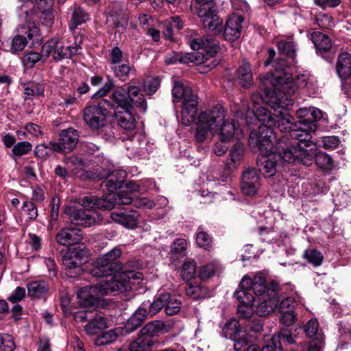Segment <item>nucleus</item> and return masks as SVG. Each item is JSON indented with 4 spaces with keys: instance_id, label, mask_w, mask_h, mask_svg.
<instances>
[{
    "instance_id": "obj_1",
    "label": "nucleus",
    "mask_w": 351,
    "mask_h": 351,
    "mask_svg": "<svg viewBox=\"0 0 351 351\" xmlns=\"http://www.w3.org/2000/svg\"><path fill=\"white\" fill-rule=\"evenodd\" d=\"M116 204H134L136 207L149 209L155 206L153 201L146 198L134 199L128 193L108 194L103 195L102 197L90 195L82 198L80 208L73 205L66 206L64 208V214L72 223L89 227L101 220L99 215L95 211V209L112 210Z\"/></svg>"
},
{
    "instance_id": "obj_2",
    "label": "nucleus",
    "mask_w": 351,
    "mask_h": 351,
    "mask_svg": "<svg viewBox=\"0 0 351 351\" xmlns=\"http://www.w3.org/2000/svg\"><path fill=\"white\" fill-rule=\"evenodd\" d=\"M141 267L138 260H130L125 263H122L121 274L112 276L109 279H104L90 287L81 288L77 291L80 303L85 308L97 306L98 298L108 295H117L128 291L132 289L130 280H141L142 273L137 270Z\"/></svg>"
},
{
    "instance_id": "obj_3",
    "label": "nucleus",
    "mask_w": 351,
    "mask_h": 351,
    "mask_svg": "<svg viewBox=\"0 0 351 351\" xmlns=\"http://www.w3.org/2000/svg\"><path fill=\"white\" fill-rule=\"evenodd\" d=\"M275 70L267 74L263 80L264 85L271 84L273 89L265 87V92L267 102L273 108H287L293 104L291 96L295 93L297 86L307 87L310 82V78L306 75H298L295 81L292 80L291 75L285 71L287 62L285 60L280 59L276 62Z\"/></svg>"
},
{
    "instance_id": "obj_4",
    "label": "nucleus",
    "mask_w": 351,
    "mask_h": 351,
    "mask_svg": "<svg viewBox=\"0 0 351 351\" xmlns=\"http://www.w3.org/2000/svg\"><path fill=\"white\" fill-rule=\"evenodd\" d=\"M113 108L112 114L117 125L127 131H132L136 128V120L133 116V110L136 108L141 112H145L147 103L141 89L136 86H123L117 88L111 95Z\"/></svg>"
},
{
    "instance_id": "obj_5",
    "label": "nucleus",
    "mask_w": 351,
    "mask_h": 351,
    "mask_svg": "<svg viewBox=\"0 0 351 351\" xmlns=\"http://www.w3.org/2000/svg\"><path fill=\"white\" fill-rule=\"evenodd\" d=\"M173 103L183 100V109L182 111V123L185 125L194 123L192 127L194 138L197 140V99L192 93L189 86H184L180 82H176L172 89Z\"/></svg>"
},
{
    "instance_id": "obj_6",
    "label": "nucleus",
    "mask_w": 351,
    "mask_h": 351,
    "mask_svg": "<svg viewBox=\"0 0 351 351\" xmlns=\"http://www.w3.org/2000/svg\"><path fill=\"white\" fill-rule=\"evenodd\" d=\"M276 149L281 151L283 161L288 163L300 162L309 167L313 164L314 151L296 146V143L289 141L287 136H282L276 141Z\"/></svg>"
},
{
    "instance_id": "obj_7",
    "label": "nucleus",
    "mask_w": 351,
    "mask_h": 351,
    "mask_svg": "<svg viewBox=\"0 0 351 351\" xmlns=\"http://www.w3.org/2000/svg\"><path fill=\"white\" fill-rule=\"evenodd\" d=\"M122 250L115 247L108 252L99 256L94 262L90 274L97 278L106 277L109 279L114 274L119 272L122 268L120 261Z\"/></svg>"
},
{
    "instance_id": "obj_8",
    "label": "nucleus",
    "mask_w": 351,
    "mask_h": 351,
    "mask_svg": "<svg viewBox=\"0 0 351 351\" xmlns=\"http://www.w3.org/2000/svg\"><path fill=\"white\" fill-rule=\"evenodd\" d=\"M112 101L106 99L97 105L86 106L83 110V120L93 130H99L106 125V119L112 114Z\"/></svg>"
},
{
    "instance_id": "obj_9",
    "label": "nucleus",
    "mask_w": 351,
    "mask_h": 351,
    "mask_svg": "<svg viewBox=\"0 0 351 351\" xmlns=\"http://www.w3.org/2000/svg\"><path fill=\"white\" fill-rule=\"evenodd\" d=\"M249 127V145L254 151L267 153L274 148V141L276 138L272 125L261 124L257 128Z\"/></svg>"
},
{
    "instance_id": "obj_10",
    "label": "nucleus",
    "mask_w": 351,
    "mask_h": 351,
    "mask_svg": "<svg viewBox=\"0 0 351 351\" xmlns=\"http://www.w3.org/2000/svg\"><path fill=\"white\" fill-rule=\"evenodd\" d=\"M199 18L203 28L214 34L223 30V21L218 16L217 7L213 0H199Z\"/></svg>"
},
{
    "instance_id": "obj_11",
    "label": "nucleus",
    "mask_w": 351,
    "mask_h": 351,
    "mask_svg": "<svg viewBox=\"0 0 351 351\" xmlns=\"http://www.w3.org/2000/svg\"><path fill=\"white\" fill-rule=\"evenodd\" d=\"M224 118V110L221 105H216L209 111L199 114V143L214 134L217 123Z\"/></svg>"
},
{
    "instance_id": "obj_12",
    "label": "nucleus",
    "mask_w": 351,
    "mask_h": 351,
    "mask_svg": "<svg viewBox=\"0 0 351 351\" xmlns=\"http://www.w3.org/2000/svg\"><path fill=\"white\" fill-rule=\"evenodd\" d=\"M81 49L80 45L66 46L62 40L58 38H53L43 45L41 51L45 58L52 57L54 61L58 62L80 54Z\"/></svg>"
},
{
    "instance_id": "obj_13",
    "label": "nucleus",
    "mask_w": 351,
    "mask_h": 351,
    "mask_svg": "<svg viewBox=\"0 0 351 351\" xmlns=\"http://www.w3.org/2000/svg\"><path fill=\"white\" fill-rule=\"evenodd\" d=\"M281 151L276 149V152L261 153L256 160L258 170L265 178L274 176L282 161Z\"/></svg>"
},
{
    "instance_id": "obj_14",
    "label": "nucleus",
    "mask_w": 351,
    "mask_h": 351,
    "mask_svg": "<svg viewBox=\"0 0 351 351\" xmlns=\"http://www.w3.org/2000/svg\"><path fill=\"white\" fill-rule=\"evenodd\" d=\"M316 129V124L311 122L305 123L304 121H299L295 123V128L290 133L283 136H287L290 141L296 143V146H300V143H304L305 146L309 147L312 143L311 133L315 132Z\"/></svg>"
},
{
    "instance_id": "obj_15",
    "label": "nucleus",
    "mask_w": 351,
    "mask_h": 351,
    "mask_svg": "<svg viewBox=\"0 0 351 351\" xmlns=\"http://www.w3.org/2000/svg\"><path fill=\"white\" fill-rule=\"evenodd\" d=\"M21 34L15 36L12 40L11 50L13 52L21 51L27 44V39L40 40V31L38 27L33 23H28L21 27Z\"/></svg>"
},
{
    "instance_id": "obj_16",
    "label": "nucleus",
    "mask_w": 351,
    "mask_h": 351,
    "mask_svg": "<svg viewBox=\"0 0 351 351\" xmlns=\"http://www.w3.org/2000/svg\"><path fill=\"white\" fill-rule=\"evenodd\" d=\"M276 113H272L270 110L265 107H259L256 112L247 110L245 122L247 126L252 125H258L260 123L267 125H272L274 123V118Z\"/></svg>"
},
{
    "instance_id": "obj_17",
    "label": "nucleus",
    "mask_w": 351,
    "mask_h": 351,
    "mask_svg": "<svg viewBox=\"0 0 351 351\" xmlns=\"http://www.w3.org/2000/svg\"><path fill=\"white\" fill-rule=\"evenodd\" d=\"M243 21V16L237 14H231L228 19L225 27H223L224 38L230 42L238 39L241 35Z\"/></svg>"
},
{
    "instance_id": "obj_18",
    "label": "nucleus",
    "mask_w": 351,
    "mask_h": 351,
    "mask_svg": "<svg viewBox=\"0 0 351 351\" xmlns=\"http://www.w3.org/2000/svg\"><path fill=\"white\" fill-rule=\"evenodd\" d=\"M139 217L140 213L132 209L121 210L118 212H112L110 214V218L113 221L129 229H134L137 227Z\"/></svg>"
},
{
    "instance_id": "obj_19",
    "label": "nucleus",
    "mask_w": 351,
    "mask_h": 351,
    "mask_svg": "<svg viewBox=\"0 0 351 351\" xmlns=\"http://www.w3.org/2000/svg\"><path fill=\"white\" fill-rule=\"evenodd\" d=\"M83 239L82 231L75 228H61L56 234V242L63 246H71L80 243Z\"/></svg>"
},
{
    "instance_id": "obj_20",
    "label": "nucleus",
    "mask_w": 351,
    "mask_h": 351,
    "mask_svg": "<svg viewBox=\"0 0 351 351\" xmlns=\"http://www.w3.org/2000/svg\"><path fill=\"white\" fill-rule=\"evenodd\" d=\"M259 180V175L254 168L249 167L246 169L242 175V192L246 195H255L260 186Z\"/></svg>"
},
{
    "instance_id": "obj_21",
    "label": "nucleus",
    "mask_w": 351,
    "mask_h": 351,
    "mask_svg": "<svg viewBox=\"0 0 351 351\" xmlns=\"http://www.w3.org/2000/svg\"><path fill=\"white\" fill-rule=\"evenodd\" d=\"M219 135L221 142H230L234 137L239 139L243 136V133L239 124L236 121L228 119L224 120L220 126Z\"/></svg>"
},
{
    "instance_id": "obj_22",
    "label": "nucleus",
    "mask_w": 351,
    "mask_h": 351,
    "mask_svg": "<svg viewBox=\"0 0 351 351\" xmlns=\"http://www.w3.org/2000/svg\"><path fill=\"white\" fill-rule=\"evenodd\" d=\"M234 296L241 303L237 308L238 314L245 322L252 317L253 313L252 305L254 301V296L252 293H245V291L235 292Z\"/></svg>"
},
{
    "instance_id": "obj_23",
    "label": "nucleus",
    "mask_w": 351,
    "mask_h": 351,
    "mask_svg": "<svg viewBox=\"0 0 351 351\" xmlns=\"http://www.w3.org/2000/svg\"><path fill=\"white\" fill-rule=\"evenodd\" d=\"M172 326L170 324H166L161 320L152 321L142 328L138 337L153 341L152 338L156 334L161 332H169Z\"/></svg>"
},
{
    "instance_id": "obj_24",
    "label": "nucleus",
    "mask_w": 351,
    "mask_h": 351,
    "mask_svg": "<svg viewBox=\"0 0 351 351\" xmlns=\"http://www.w3.org/2000/svg\"><path fill=\"white\" fill-rule=\"evenodd\" d=\"M127 177V173L124 170H117L111 173L108 171V176L101 183V186H105L108 194H114L113 192L121 189Z\"/></svg>"
},
{
    "instance_id": "obj_25",
    "label": "nucleus",
    "mask_w": 351,
    "mask_h": 351,
    "mask_svg": "<svg viewBox=\"0 0 351 351\" xmlns=\"http://www.w3.org/2000/svg\"><path fill=\"white\" fill-rule=\"evenodd\" d=\"M59 136V143L62 152H70L75 148L79 141V133L77 130L69 128L62 130Z\"/></svg>"
},
{
    "instance_id": "obj_26",
    "label": "nucleus",
    "mask_w": 351,
    "mask_h": 351,
    "mask_svg": "<svg viewBox=\"0 0 351 351\" xmlns=\"http://www.w3.org/2000/svg\"><path fill=\"white\" fill-rule=\"evenodd\" d=\"M219 43L212 36H204L199 41V60L200 56L208 60L218 51Z\"/></svg>"
},
{
    "instance_id": "obj_27",
    "label": "nucleus",
    "mask_w": 351,
    "mask_h": 351,
    "mask_svg": "<svg viewBox=\"0 0 351 351\" xmlns=\"http://www.w3.org/2000/svg\"><path fill=\"white\" fill-rule=\"evenodd\" d=\"M107 22L112 23L115 29L126 28L128 23V16L126 11L122 10L119 4H114L110 11Z\"/></svg>"
},
{
    "instance_id": "obj_28",
    "label": "nucleus",
    "mask_w": 351,
    "mask_h": 351,
    "mask_svg": "<svg viewBox=\"0 0 351 351\" xmlns=\"http://www.w3.org/2000/svg\"><path fill=\"white\" fill-rule=\"evenodd\" d=\"M149 312L147 306H144L143 302L128 320L125 325L126 332H132L140 327L145 319L149 317Z\"/></svg>"
},
{
    "instance_id": "obj_29",
    "label": "nucleus",
    "mask_w": 351,
    "mask_h": 351,
    "mask_svg": "<svg viewBox=\"0 0 351 351\" xmlns=\"http://www.w3.org/2000/svg\"><path fill=\"white\" fill-rule=\"evenodd\" d=\"M65 274L70 278L80 276L82 272V265L84 261L72 258L71 255L64 254L62 258Z\"/></svg>"
},
{
    "instance_id": "obj_30",
    "label": "nucleus",
    "mask_w": 351,
    "mask_h": 351,
    "mask_svg": "<svg viewBox=\"0 0 351 351\" xmlns=\"http://www.w3.org/2000/svg\"><path fill=\"white\" fill-rule=\"evenodd\" d=\"M336 68L339 76L342 79L349 80L351 83V55L350 53L345 52L339 55Z\"/></svg>"
},
{
    "instance_id": "obj_31",
    "label": "nucleus",
    "mask_w": 351,
    "mask_h": 351,
    "mask_svg": "<svg viewBox=\"0 0 351 351\" xmlns=\"http://www.w3.org/2000/svg\"><path fill=\"white\" fill-rule=\"evenodd\" d=\"M183 28V23L180 16H171L163 25V36L171 41H176L175 32Z\"/></svg>"
},
{
    "instance_id": "obj_32",
    "label": "nucleus",
    "mask_w": 351,
    "mask_h": 351,
    "mask_svg": "<svg viewBox=\"0 0 351 351\" xmlns=\"http://www.w3.org/2000/svg\"><path fill=\"white\" fill-rule=\"evenodd\" d=\"M274 123H272V126L277 127L280 131L282 132H291V130H293L295 128V123L293 124V117L289 114H285L281 111H277L275 115V118H274Z\"/></svg>"
},
{
    "instance_id": "obj_33",
    "label": "nucleus",
    "mask_w": 351,
    "mask_h": 351,
    "mask_svg": "<svg viewBox=\"0 0 351 351\" xmlns=\"http://www.w3.org/2000/svg\"><path fill=\"white\" fill-rule=\"evenodd\" d=\"M107 327L106 319L99 313L96 314L94 317H90L88 324L84 326V328L87 334L93 335L99 333Z\"/></svg>"
},
{
    "instance_id": "obj_34",
    "label": "nucleus",
    "mask_w": 351,
    "mask_h": 351,
    "mask_svg": "<svg viewBox=\"0 0 351 351\" xmlns=\"http://www.w3.org/2000/svg\"><path fill=\"white\" fill-rule=\"evenodd\" d=\"M169 298V293H162L156 295L152 302L144 301V306L149 310V317H152L165 308V302Z\"/></svg>"
},
{
    "instance_id": "obj_35",
    "label": "nucleus",
    "mask_w": 351,
    "mask_h": 351,
    "mask_svg": "<svg viewBox=\"0 0 351 351\" xmlns=\"http://www.w3.org/2000/svg\"><path fill=\"white\" fill-rule=\"evenodd\" d=\"M271 343L279 351H283V344L285 343L293 344L295 343L291 330L288 328H281L276 334L274 335L271 339Z\"/></svg>"
},
{
    "instance_id": "obj_36",
    "label": "nucleus",
    "mask_w": 351,
    "mask_h": 351,
    "mask_svg": "<svg viewBox=\"0 0 351 351\" xmlns=\"http://www.w3.org/2000/svg\"><path fill=\"white\" fill-rule=\"evenodd\" d=\"M27 289L29 297L40 299L47 293L49 286L44 280L32 281L27 285Z\"/></svg>"
},
{
    "instance_id": "obj_37",
    "label": "nucleus",
    "mask_w": 351,
    "mask_h": 351,
    "mask_svg": "<svg viewBox=\"0 0 351 351\" xmlns=\"http://www.w3.org/2000/svg\"><path fill=\"white\" fill-rule=\"evenodd\" d=\"M108 176V171L99 165L94 168L86 170L83 169L80 174H78V178L82 181H97L104 179Z\"/></svg>"
},
{
    "instance_id": "obj_38",
    "label": "nucleus",
    "mask_w": 351,
    "mask_h": 351,
    "mask_svg": "<svg viewBox=\"0 0 351 351\" xmlns=\"http://www.w3.org/2000/svg\"><path fill=\"white\" fill-rule=\"evenodd\" d=\"M237 78L242 87L249 88L253 84V77L250 65L243 62L237 71Z\"/></svg>"
},
{
    "instance_id": "obj_39",
    "label": "nucleus",
    "mask_w": 351,
    "mask_h": 351,
    "mask_svg": "<svg viewBox=\"0 0 351 351\" xmlns=\"http://www.w3.org/2000/svg\"><path fill=\"white\" fill-rule=\"evenodd\" d=\"M311 38L317 51L320 53L326 52L330 49L331 41L327 35L319 32H315L311 34Z\"/></svg>"
},
{
    "instance_id": "obj_40",
    "label": "nucleus",
    "mask_w": 351,
    "mask_h": 351,
    "mask_svg": "<svg viewBox=\"0 0 351 351\" xmlns=\"http://www.w3.org/2000/svg\"><path fill=\"white\" fill-rule=\"evenodd\" d=\"M280 300L278 297L269 298L261 302L256 308V313L265 317L273 312L278 306Z\"/></svg>"
},
{
    "instance_id": "obj_41",
    "label": "nucleus",
    "mask_w": 351,
    "mask_h": 351,
    "mask_svg": "<svg viewBox=\"0 0 351 351\" xmlns=\"http://www.w3.org/2000/svg\"><path fill=\"white\" fill-rule=\"evenodd\" d=\"M154 341L138 337L128 348H120L117 351H151Z\"/></svg>"
},
{
    "instance_id": "obj_42",
    "label": "nucleus",
    "mask_w": 351,
    "mask_h": 351,
    "mask_svg": "<svg viewBox=\"0 0 351 351\" xmlns=\"http://www.w3.org/2000/svg\"><path fill=\"white\" fill-rule=\"evenodd\" d=\"M187 241L184 239H176L171 245V258L173 261L182 258L186 255Z\"/></svg>"
},
{
    "instance_id": "obj_43",
    "label": "nucleus",
    "mask_w": 351,
    "mask_h": 351,
    "mask_svg": "<svg viewBox=\"0 0 351 351\" xmlns=\"http://www.w3.org/2000/svg\"><path fill=\"white\" fill-rule=\"evenodd\" d=\"M89 20V15L82 8H75L72 13L71 24L69 29L71 32H74L78 25L86 22Z\"/></svg>"
},
{
    "instance_id": "obj_44",
    "label": "nucleus",
    "mask_w": 351,
    "mask_h": 351,
    "mask_svg": "<svg viewBox=\"0 0 351 351\" xmlns=\"http://www.w3.org/2000/svg\"><path fill=\"white\" fill-rule=\"evenodd\" d=\"M120 330L119 328L112 329L103 332L95 339V344L97 346H102L113 343L117 340L119 335Z\"/></svg>"
},
{
    "instance_id": "obj_45",
    "label": "nucleus",
    "mask_w": 351,
    "mask_h": 351,
    "mask_svg": "<svg viewBox=\"0 0 351 351\" xmlns=\"http://www.w3.org/2000/svg\"><path fill=\"white\" fill-rule=\"evenodd\" d=\"M64 162L72 167L71 173L72 174L78 178V174L82 172L85 167V163L82 158L72 155L65 158Z\"/></svg>"
},
{
    "instance_id": "obj_46",
    "label": "nucleus",
    "mask_w": 351,
    "mask_h": 351,
    "mask_svg": "<svg viewBox=\"0 0 351 351\" xmlns=\"http://www.w3.org/2000/svg\"><path fill=\"white\" fill-rule=\"evenodd\" d=\"M315 164L320 169L325 170H330L333 167V161L332 158L324 152H318L316 154H314V158Z\"/></svg>"
},
{
    "instance_id": "obj_47",
    "label": "nucleus",
    "mask_w": 351,
    "mask_h": 351,
    "mask_svg": "<svg viewBox=\"0 0 351 351\" xmlns=\"http://www.w3.org/2000/svg\"><path fill=\"white\" fill-rule=\"evenodd\" d=\"M32 145L28 141H21L13 147L10 156L16 160V157H21L32 151Z\"/></svg>"
},
{
    "instance_id": "obj_48",
    "label": "nucleus",
    "mask_w": 351,
    "mask_h": 351,
    "mask_svg": "<svg viewBox=\"0 0 351 351\" xmlns=\"http://www.w3.org/2000/svg\"><path fill=\"white\" fill-rule=\"evenodd\" d=\"M245 154L244 145L241 142H237L230 149L229 156L230 160L234 164H239Z\"/></svg>"
},
{
    "instance_id": "obj_49",
    "label": "nucleus",
    "mask_w": 351,
    "mask_h": 351,
    "mask_svg": "<svg viewBox=\"0 0 351 351\" xmlns=\"http://www.w3.org/2000/svg\"><path fill=\"white\" fill-rule=\"evenodd\" d=\"M303 257L315 267L321 265L324 260L322 254L314 249L306 250L303 254Z\"/></svg>"
},
{
    "instance_id": "obj_50",
    "label": "nucleus",
    "mask_w": 351,
    "mask_h": 351,
    "mask_svg": "<svg viewBox=\"0 0 351 351\" xmlns=\"http://www.w3.org/2000/svg\"><path fill=\"white\" fill-rule=\"evenodd\" d=\"M196 263L194 261H187L183 264L181 271L182 279L184 281H190L196 280Z\"/></svg>"
},
{
    "instance_id": "obj_51",
    "label": "nucleus",
    "mask_w": 351,
    "mask_h": 351,
    "mask_svg": "<svg viewBox=\"0 0 351 351\" xmlns=\"http://www.w3.org/2000/svg\"><path fill=\"white\" fill-rule=\"evenodd\" d=\"M165 311L167 315H174L178 313L181 309V302L174 295L169 293V298L165 302Z\"/></svg>"
},
{
    "instance_id": "obj_52",
    "label": "nucleus",
    "mask_w": 351,
    "mask_h": 351,
    "mask_svg": "<svg viewBox=\"0 0 351 351\" xmlns=\"http://www.w3.org/2000/svg\"><path fill=\"white\" fill-rule=\"evenodd\" d=\"M279 51L283 55L293 58L295 56V47L291 41L280 40L277 42Z\"/></svg>"
},
{
    "instance_id": "obj_53",
    "label": "nucleus",
    "mask_w": 351,
    "mask_h": 351,
    "mask_svg": "<svg viewBox=\"0 0 351 351\" xmlns=\"http://www.w3.org/2000/svg\"><path fill=\"white\" fill-rule=\"evenodd\" d=\"M112 70L116 77L119 79L121 82H125L129 78L131 67L129 64H122L112 67Z\"/></svg>"
},
{
    "instance_id": "obj_54",
    "label": "nucleus",
    "mask_w": 351,
    "mask_h": 351,
    "mask_svg": "<svg viewBox=\"0 0 351 351\" xmlns=\"http://www.w3.org/2000/svg\"><path fill=\"white\" fill-rule=\"evenodd\" d=\"M217 270V265L215 263L211 262L199 269V279L201 280H207L213 276Z\"/></svg>"
},
{
    "instance_id": "obj_55",
    "label": "nucleus",
    "mask_w": 351,
    "mask_h": 351,
    "mask_svg": "<svg viewBox=\"0 0 351 351\" xmlns=\"http://www.w3.org/2000/svg\"><path fill=\"white\" fill-rule=\"evenodd\" d=\"M25 95H27L25 99H28L30 96H40L44 93V88L42 85L30 82L24 85Z\"/></svg>"
},
{
    "instance_id": "obj_56",
    "label": "nucleus",
    "mask_w": 351,
    "mask_h": 351,
    "mask_svg": "<svg viewBox=\"0 0 351 351\" xmlns=\"http://www.w3.org/2000/svg\"><path fill=\"white\" fill-rule=\"evenodd\" d=\"M239 331V324L235 319L228 321L223 328V332L225 334L226 337H235L236 334Z\"/></svg>"
},
{
    "instance_id": "obj_57",
    "label": "nucleus",
    "mask_w": 351,
    "mask_h": 351,
    "mask_svg": "<svg viewBox=\"0 0 351 351\" xmlns=\"http://www.w3.org/2000/svg\"><path fill=\"white\" fill-rule=\"evenodd\" d=\"M160 85L158 77H149L145 81L143 89L147 95H152L157 91Z\"/></svg>"
},
{
    "instance_id": "obj_58",
    "label": "nucleus",
    "mask_w": 351,
    "mask_h": 351,
    "mask_svg": "<svg viewBox=\"0 0 351 351\" xmlns=\"http://www.w3.org/2000/svg\"><path fill=\"white\" fill-rule=\"evenodd\" d=\"M43 57H44V56L43 55L42 51L41 53L31 52L23 56L22 61L25 67L32 68Z\"/></svg>"
},
{
    "instance_id": "obj_59",
    "label": "nucleus",
    "mask_w": 351,
    "mask_h": 351,
    "mask_svg": "<svg viewBox=\"0 0 351 351\" xmlns=\"http://www.w3.org/2000/svg\"><path fill=\"white\" fill-rule=\"evenodd\" d=\"M15 343L11 335L0 333V350L1 351H13Z\"/></svg>"
},
{
    "instance_id": "obj_60",
    "label": "nucleus",
    "mask_w": 351,
    "mask_h": 351,
    "mask_svg": "<svg viewBox=\"0 0 351 351\" xmlns=\"http://www.w3.org/2000/svg\"><path fill=\"white\" fill-rule=\"evenodd\" d=\"M213 247V241L211 237L204 231H199V247L210 251Z\"/></svg>"
},
{
    "instance_id": "obj_61",
    "label": "nucleus",
    "mask_w": 351,
    "mask_h": 351,
    "mask_svg": "<svg viewBox=\"0 0 351 351\" xmlns=\"http://www.w3.org/2000/svg\"><path fill=\"white\" fill-rule=\"evenodd\" d=\"M245 330L259 332L263 330V326L260 319L251 317L244 323Z\"/></svg>"
},
{
    "instance_id": "obj_62",
    "label": "nucleus",
    "mask_w": 351,
    "mask_h": 351,
    "mask_svg": "<svg viewBox=\"0 0 351 351\" xmlns=\"http://www.w3.org/2000/svg\"><path fill=\"white\" fill-rule=\"evenodd\" d=\"M115 86L114 80L112 78L108 77L107 82L105 83L103 87L99 88L93 96L92 99H99L106 96L110 91Z\"/></svg>"
},
{
    "instance_id": "obj_63",
    "label": "nucleus",
    "mask_w": 351,
    "mask_h": 351,
    "mask_svg": "<svg viewBox=\"0 0 351 351\" xmlns=\"http://www.w3.org/2000/svg\"><path fill=\"white\" fill-rule=\"evenodd\" d=\"M185 40L193 50H197V33L195 29H186Z\"/></svg>"
},
{
    "instance_id": "obj_64",
    "label": "nucleus",
    "mask_w": 351,
    "mask_h": 351,
    "mask_svg": "<svg viewBox=\"0 0 351 351\" xmlns=\"http://www.w3.org/2000/svg\"><path fill=\"white\" fill-rule=\"evenodd\" d=\"M281 314L280 320L285 326H289L293 324L297 319V315L293 311H283Z\"/></svg>"
}]
</instances>
